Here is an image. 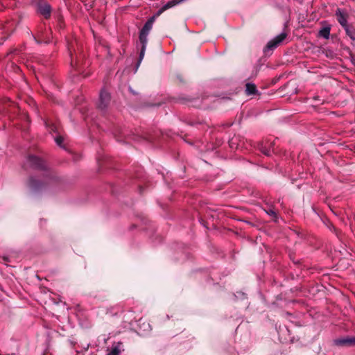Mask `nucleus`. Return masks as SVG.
Instances as JSON below:
<instances>
[{"mask_svg":"<svg viewBox=\"0 0 355 355\" xmlns=\"http://www.w3.org/2000/svg\"><path fill=\"white\" fill-rule=\"evenodd\" d=\"M154 21H155V17H150L145 23L144 26H143V28H141V30L139 32V42H140L141 45V50H140V53H139L137 67L140 64L141 62L142 61V60L144 57L145 51H146V46H147V43H148V35L153 28V24Z\"/></svg>","mask_w":355,"mask_h":355,"instance_id":"nucleus-1","label":"nucleus"},{"mask_svg":"<svg viewBox=\"0 0 355 355\" xmlns=\"http://www.w3.org/2000/svg\"><path fill=\"white\" fill-rule=\"evenodd\" d=\"M287 35L285 33H282L277 35L275 38L269 41L266 45V50L272 51L277 48L286 37Z\"/></svg>","mask_w":355,"mask_h":355,"instance_id":"nucleus-2","label":"nucleus"},{"mask_svg":"<svg viewBox=\"0 0 355 355\" xmlns=\"http://www.w3.org/2000/svg\"><path fill=\"white\" fill-rule=\"evenodd\" d=\"M110 101V94L105 89H102L99 95L98 108H100L101 110H105L107 107Z\"/></svg>","mask_w":355,"mask_h":355,"instance_id":"nucleus-3","label":"nucleus"},{"mask_svg":"<svg viewBox=\"0 0 355 355\" xmlns=\"http://www.w3.org/2000/svg\"><path fill=\"white\" fill-rule=\"evenodd\" d=\"M28 162L31 166L35 168L45 169V164L44 161L37 157L33 155L29 156Z\"/></svg>","mask_w":355,"mask_h":355,"instance_id":"nucleus-4","label":"nucleus"},{"mask_svg":"<svg viewBox=\"0 0 355 355\" xmlns=\"http://www.w3.org/2000/svg\"><path fill=\"white\" fill-rule=\"evenodd\" d=\"M335 345L338 346L352 347L355 346V337H345L334 340Z\"/></svg>","mask_w":355,"mask_h":355,"instance_id":"nucleus-5","label":"nucleus"},{"mask_svg":"<svg viewBox=\"0 0 355 355\" xmlns=\"http://www.w3.org/2000/svg\"><path fill=\"white\" fill-rule=\"evenodd\" d=\"M121 342L114 343L110 348L107 349L106 355H120L124 350Z\"/></svg>","mask_w":355,"mask_h":355,"instance_id":"nucleus-6","label":"nucleus"},{"mask_svg":"<svg viewBox=\"0 0 355 355\" xmlns=\"http://www.w3.org/2000/svg\"><path fill=\"white\" fill-rule=\"evenodd\" d=\"M37 10L43 15L46 19H48L51 16V7L47 3H40L37 6Z\"/></svg>","mask_w":355,"mask_h":355,"instance_id":"nucleus-7","label":"nucleus"},{"mask_svg":"<svg viewBox=\"0 0 355 355\" xmlns=\"http://www.w3.org/2000/svg\"><path fill=\"white\" fill-rule=\"evenodd\" d=\"M336 15L337 17L338 21L343 28L348 26L346 14L341 9H338L336 10Z\"/></svg>","mask_w":355,"mask_h":355,"instance_id":"nucleus-8","label":"nucleus"},{"mask_svg":"<svg viewBox=\"0 0 355 355\" xmlns=\"http://www.w3.org/2000/svg\"><path fill=\"white\" fill-rule=\"evenodd\" d=\"M28 187L33 191H38L42 188L43 183L40 182L34 178H31L28 180Z\"/></svg>","mask_w":355,"mask_h":355,"instance_id":"nucleus-9","label":"nucleus"},{"mask_svg":"<svg viewBox=\"0 0 355 355\" xmlns=\"http://www.w3.org/2000/svg\"><path fill=\"white\" fill-rule=\"evenodd\" d=\"M260 151L266 156H270L273 149H272V144L270 143L269 146H266V145L263 146L261 144L259 147Z\"/></svg>","mask_w":355,"mask_h":355,"instance_id":"nucleus-10","label":"nucleus"},{"mask_svg":"<svg viewBox=\"0 0 355 355\" xmlns=\"http://www.w3.org/2000/svg\"><path fill=\"white\" fill-rule=\"evenodd\" d=\"M184 0H171L168 2H167L161 9L160 11H164V10H166L168 8H171L178 4H179L180 3L184 1Z\"/></svg>","mask_w":355,"mask_h":355,"instance_id":"nucleus-11","label":"nucleus"},{"mask_svg":"<svg viewBox=\"0 0 355 355\" xmlns=\"http://www.w3.org/2000/svg\"><path fill=\"white\" fill-rule=\"evenodd\" d=\"M331 28L329 26L323 27L319 31V36L325 39L329 37Z\"/></svg>","mask_w":355,"mask_h":355,"instance_id":"nucleus-12","label":"nucleus"},{"mask_svg":"<svg viewBox=\"0 0 355 355\" xmlns=\"http://www.w3.org/2000/svg\"><path fill=\"white\" fill-rule=\"evenodd\" d=\"M245 92L248 95L254 94L257 92L256 85L252 83H247Z\"/></svg>","mask_w":355,"mask_h":355,"instance_id":"nucleus-13","label":"nucleus"},{"mask_svg":"<svg viewBox=\"0 0 355 355\" xmlns=\"http://www.w3.org/2000/svg\"><path fill=\"white\" fill-rule=\"evenodd\" d=\"M347 35L352 39V40H355V30L352 28H350L349 25L344 28Z\"/></svg>","mask_w":355,"mask_h":355,"instance_id":"nucleus-14","label":"nucleus"},{"mask_svg":"<svg viewBox=\"0 0 355 355\" xmlns=\"http://www.w3.org/2000/svg\"><path fill=\"white\" fill-rule=\"evenodd\" d=\"M55 141L58 146L62 147V144L63 142V138L61 136H58L55 138Z\"/></svg>","mask_w":355,"mask_h":355,"instance_id":"nucleus-15","label":"nucleus"},{"mask_svg":"<svg viewBox=\"0 0 355 355\" xmlns=\"http://www.w3.org/2000/svg\"><path fill=\"white\" fill-rule=\"evenodd\" d=\"M49 130L51 132H56L57 131V128L55 125H51L49 126Z\"/></svg>","mask_w":355,"mask_h":355,"instance_id":"nucleus-16","label":"nucleus"},{"mask_svg":"<svg viewBox=\"0 0 355 355\" xmlns=\"http://www.w3.org/2000/svg\"><path fill=\"white\" fill-rule=\"evenodd\" d=\"M266 212L270 216H275L276 215L275 212L272 209H269Z\"/></svg>","mask_w":355,"mask_h":355,"instance_id":"nucleus-17","label":"nucleus"},{"mask_svg":"<svg viewBox=\"0 0 355 355\" xmlns=\"http://www.w3.org/2000/svg\"><path fill=\"white\" fill-rule=\"evenodd\" d=\"M144 325H145L146 327V328H145V330L150 329V324L148 323H147V324L144 323Z\"/></svg>","mask_w":355,"mask_h":355,"instance_id":"nucleus-18","label":"nucleus"},{"mask_svg":"<svg viewBox=\"0 0 355 355\" xmlns=\"http://www.w3.org/2000/svg\"><path fill=\"white\" fill-rule=\"evenodd\" d=\"M71 67H73V61L72 60L71 61Z\"/></svg>","mask_w":355,"mask_h":355,"instance_id":"nucleus-19","label":"nucleus"}]
</instances>
